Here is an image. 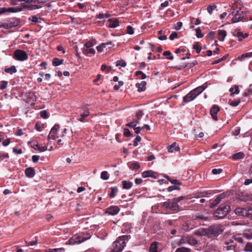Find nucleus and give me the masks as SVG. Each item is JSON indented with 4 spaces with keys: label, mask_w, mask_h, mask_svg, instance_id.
<instances>
[{
    "label": "nucleus",
    "mask_w": 252,
    "mask_h": 252,
    "mask_svg": "<svg viewBox=\"0 0 252 252\" xmlns=\"http://www.w3.org/2000/svg\"><path fill=\"white\" fill-rule=\"evenodd\" d=\"M13 58L19 61H24L27 60L28 58L27 53L22 50L17 49L14 53Z\"/></svg>",
    "instance_id": "7"
},
{
    "label": "nucleus",
    "mask_w": 252,
    "mask_h": 252,
    "mask_svg": "<svg viewBox=\"0 0 252 252\" xmlns=\"http://www.w3.org/2000/svg\"><path fill=\"white\" fill-rule=\"evenodd\" d=\"M243 236L249 240L252 239V230H249L244 232Z\"/></svg>",
    "instance_id": "47"
},
{
    "label": "nucleus",
    "mask_w": 252,
    "mask_h": 252,
    "mask_svg": "<svg viewBox=\"0 0 252 252\" xmlns=\"http://www.w3.org/2000/svg\"><path fill=\"white\" fill-rule=\"evenodd\" d=\"M205 84L202 86H199L196 88L192 90L191 91L193 92L196 97L199 95L206 88V86H204Z\"/></svg>",
    "instance_id": "22"
},
{
    "label": "nucleus",
    "mask_w": 252,
    "mask_h": 252,
    "mask_svg": "<svg viewBox=\"0 0 252 252\" xmlns=\"http://www.w3.org/2000/svg\"><path fill=\"white\" fill-rule=\"evenodd\" d=\"M197 63V62L196 61H194L192 62L186 63L185 65H181L176 68L178 69H182L185 68H190L195 66Z\"/></svg>",
    "instance_id": "25"
},
{
    "label": "nucleus",
    "mask_w": 252,
    "mask_h": 252,
    "mask_svg": "<svg viewBox=\"0 0 252 252\" xmlns=\"http://www.w3.org/2000/svg\"><path fill=\"white\" fill-rule=\"evenodd\" d=\"M107 22V27L110 28H115L119 26V21L115 18L109 19Z\"/></svg>",
    "instance_id": "17"
},
{
    "label": "nucleus",
    "mask_w": 252,
    "mask_h": 252,
    "mask_svg": "<svg viewBox=\"0 0 252 252\" xmlns=\"http://www.w3.org/2000/svg\"><path fill=\"white\" fill-rule=\"evenodd\" d=\"M224 230L223 226L220 224H214L208 227V237H216L221 234Z\"/></svg>",
    "instance_id": "3"
},
{
    "label": "nucleus",
    "mask_w": 252,
    "mask_h": 252,
    "mask_svg": "<svg viewBox=\"0 0 252 252\" xmlns=\"http://www.w3.org/2000/svg\"><path fill=\"white\" fill-rule=\"evenodd\" d=\"M147 85V83L145 81H141V83H137L135 85L136 88H137L138 91L139 92H141L144 91L146 90V86Z\"/></svg>",
    "instance_id": "23"
},
{
    "label": "nucleus",
    "mask_w": 252,
    "mask_h": 252,
    "mask_svg": "<svg viewBox=\"0 0 252 252\" xmlns=\"http://www.w3.org/2000/svg\"><path fill=\"white\" fill-rule=\"evenodd\" d=\"M224 197L223 194H220L218 195L216 198L210 204V207L214 208L216 207L218 204H219L221 200Z\"/></svg>",
    "instance_id": "18"
},
{
    "label": "nucleus",
    "mask_w": 252,
    "mask_h": 252,
    "mask_svg": "<svg viewBox=\"0 0 252 252\" xmlns=\"http://www.w3.org/2000/svg\"><path fill=\"white\" fill-rule=\"evenodd\" d=\"M110 189L111 190V192H110L109 195L111 198H113L115 197L116 193L118 191V189L116 186L111 187Z\"/></svg>",
    "instance_id": "42"
},
{
    "label": "nucleus",
    "mask_w": 252,
    "mask_h": 252,
    "mask_svg": "<svg viewBox=\"0 0 252 252\" xmlns=\"http://www.w3.org/2000/svg\"><path fill=\"white\" fill-rule=\"evenodd\" d=\"M143 115H144V113H143V111L141 110H139L136 113V114H135L136 118L137 119L140 120L141 119V118L142 117V116H143Z\"/></svg>",
    "instance_id": "59"
},
{
    "label": "nucleus",
    "mask_w": 252,
    "mask_h": 252,
    "mask_svg": "<svg viewBox=\"0 0 252 252\" xmlns=\"http://www.w3.org/2000/svg\"><path fill=\"white\" fill-rule=\"evenodd\" d=\"M236 215L250 220H252V208H236L235 210Z\"/></svg>",
    "instance_id": "4"
},
{
    "label": "nucleus",
    "mask_w": 252,
    "mask_h": 252,
    "mask_svg": "<svg viewBox=\"0 0 252 252\" xmlns=\"http://www.w3.org/2000/svg\"><path fill=\"white\" fill-rule=\"evenodd\" d=\"M64 60L63 59H61L59 58H54L52 61V64L53 66H57L62 64Z\"/></svg>",
    "instance_id": "33"
},
{
    "label": "nucleus",
    "mask_w": 252,
    "mask_h": 252,
    "mask_svg": "<svg viewBox=\"0 0 252 252\" xmlns=\"http://www.w3.org/2000/svg\"><path fill=\"white\" fill-rule=\"evenodd\" d=\"M165 178L168 181H169L171 184L174 185L175 186L176 185H180L181 184V183L178 180H176V179L171 180V179H170V178H169V177L168 176L166 175L165 176Z\"/></svg>",
    "instance_id": "48"
},
{
    "label": "nucleus",
    "mask_w": 252,
    "mask_h": 252,
    "mask_svg": "<svg viewBox=\"0 0 252 252\" xmlns=\"http://www.w3.org/2000/svg\"><path fill=\"white\" fill-rule=\"evenodd\" d=\"M100 177L103 180H108L109 179V177L108 175L107 171H102L101 173Z\"/></svg>",
    "instance_id": "54"
},
{
    "label": "nucleus",
    "mask_w": 252,
    "mask_h": 252,
    "mask_svg": "<svg viewBox=\"0 0 252 252\" xmlns=\"http://www.w3.org/2000/svg\"><path fill=\"white\" fill-rule=\"evenodd\" d=\"M20 21L18 19L12 18L8 23H3L0 26L4 29H10L11 28L17 26L19 25Z\"/></svg>",
    "instance_id": "8"
},
{
    "label": "nucleus",
    "mask_w": 252,
    "mask_h": 252,
    "mask_svg": "<svg viewBox=\"0 0 252 252\" xmlns=\"http://www.w3.org/2000/svg\"><path fill=\"white\" fill-rule=\"evenodd\" d=\"M236 12L234 14V16L232 18L231 23H236L243 20H246L245 17L246 16L247 13L244 11H241V7L237 8Z\"/></svg>",
    "instance_id": "5"
},
{
    "label": "nucleus",
    "mask_w": 252,
    "mask_h": 252,
    "mask_svg": "<svg viewBox=\"0 0 252 252\" xmlns=\"http://www.w3.org/2000/svg\"><path fill=\"white\" fill-rule=\"evenodd\" d=\"M80 236H74L69 239L66 244L69 245H75L80 244L85 240Z\"/></svg>",
    "instance_id": "10"
},
{
    "label": "nucleus",
    "mask_w": 252,
    "mask_h": 252,
    "mask_svg": "<svg viewBox=\"0 0 252 252\" xmlns=\"http://www.w3.org/2000/svg\"><path fill=\"white\" fill-rule=\"evenodd\" d=\"M180 187H179L178 186H175V185L170 186L167 188V190L169 192H171L174 190H180Z\"/></svg>",
    "instance_id": "63"
},
{
    "label": "nucleus",
    "mask_w": 252,
    "mask_h": 252,
    "mask_svg": "<svg viewBox=\"0 0 252 252\" xmlns=\"http://www.w3.org/2000/svg\"><path fill=\"white\" fill-rule=\"evenodd\" d=\"M244 251L246 252H252V242H248L244 249Z\"/></svg>",
    "instance_id": "43"
},
{
    "label": "nucleus",
    "mask_w": 252,
    "mask_h": 252,
    "mask_svg": "<svg viewBox=\"0 0 252 252\" xmlns=\"http://www.w3.org/2000/svg\"><path fill=\"white\" fill-rule=\"evenodd\" d=\"M130 238V235L119 236L112 244L108 252H122Z\"/></svg>",
    "instance_id": "1"
},
{
    "label": "nucleus",
    "mask_w": 252,
    "mask_h": 252,
    "mask_svg": "<svg viewBox=\"0 0 252 252\" xmlns=\"http://www.w3.org/2000/svg\"><path fill=\"white\" fill-rule=\"evenodd\" d=\"M21 11L23 9L27 8L30 10H33L36 9H39L42 7L41 5H36L33 3V2L27 3L26 2H22L20 4Z\"/></svg>",
    "instance_id": "9"
},
{
    "label": "nucleus",
    "mask_w": 252,
    "mask_h": 252,
    "mask_svg": "<svg viewBox=\"0 0 252 252\" xmlns=\"http://www.w3.org/2000/svg\"><path fill=\"white\" fill-rule=\"evenodd\" d=\"M142 177H152L154 179L158 178V174L152 170H148L144 171L142 174Z\"/></svg>",
    "instance_id": "16"
},
{
    "label": "nucleus",
    "mask_w": 252,
    "mask_h": 252,
    "mask_svg": "<svg viewBox=\"0 0 252 252\" xmlns=\"http://www.w3.org/2000/svg\"><path fill=\"white\" fill-rule=\"evenodd\" d=\"M135 75L136 76H138L139 75H140L141 76V79H145L147 77V76L142 71H137L135 72Z\"/></svg>",
    "instance_id": "51"
},
{
    "label": "nucleus",
    "mask_w": 252,
    "mask_h": 252,
    "mask_svg": "<svg viewBox=\"0 0 252 252\" xmlns=\"http://www.w3.org/2000/svg\"><path fill=\"white\" fill-rule=\"evenodd\" d=\"M90 115V112L89 109L86 107L84 109L83 113L80 115V118H78L77 120L81 122H84L85 119Z\"/></svg>",
    "instance_id": "20"
},
{
    "label": "nucleus",
    "mask_w": 252,
    "mask_h": 252,
    "mask_svg": "<svg viewBox=\"0 0 252 252\" xmlns=\"http://www.w3.org/2000/svg\"><path fill=\"white\" fill-rule=\"evenodd\" d=\"M217 6L216 4L210 5L208 6L207 9L208 13L210 14H212L213 13V10L216 9L217 8Z\"/></svg>",
    "instance_id": "57"
},
{
    "label": "nucleus",
    "mask_w": 252,
    "mask_h": 252,
    "mask_svg": "<svg viewBox=\"0 0 252 252\" xmlns=\"http://www.w3.org/2000/svg\"><path fill=\"white\" fill-rule=\"evenodd\" d=\"M60 128V126L58 124H56L54 126L51 128L50 133L48 136V140L52 139L53 140L56 139L58 137L56 136L57 132Z\"/></svg>",
    "instance_id": "11"
},
{
    "label": "nucleus",
    "mask_w": 252,
    "mask_h": 252,
    "mask_svg": "<svg viewBox=\"0 0 252 252\" xmlns=\"http://www.w3.org/2000/svg\"><path fill=\"white\" fill-rule=\"evenodd\" d=\"M195 32H196V35L198 38H202L203 37L204 35L203 33H202L201 31V29H200V28H197L195 30Z\"/></svg>",
    "instance_id": "62"
},
{
    "label": "nucleus",
    "mask_w": 252,
    "mask_h": 252,
    "mask_svg": "<svg viewBox=\"0 0 252 252\" xmlns=\"http://www.w3.org/2000/svg\"><path fill=\"white\" fill-rule=\"evenodd\" d=\"M229 92H230V95L233 96L234 94H238L240 92V90L239 87L237 85H235L234 88H230L229 89Z\"/></svg>",
    "instance_id": "30"
},
{
    "label": "nucleus",
    "mask_w": 252,
    "mask_h": 252,
    "mask_svg": "<svg viewBox=\"0 0 252 252\" xmlns=\"http://www.w3.org/2000/svg\"><path fill=\"white\" fill-rule=\"evenodd\" d=\"M158 242H153L149 248V252H158Z\"/></svg>",
    "instance_id": "28"
},
{
    "label": "nucleus",
    "mask_w": 252,
    "mask_h": 252,
    "mask_svg": "<svg viewBox=\"0 0 252 252\" xmlns=\"http://www.w3.org/2000/svg\"><path fill=\"white\" fill-rule=\"evenodd\" d=\"M111 41L107 43H102L100 45L96 47V50L98 52H101L103 51V49L106 47V45L111 44Z\"/></svg>",
    "instance_id": "34"
},
{
    "label": "nucleus",
    "mask_w": 252,
    "mask_h": 252,
    "mask_svg": "<svg viewBox=\"0 0 252 252\" xmlns=\"http://www.w3.org/2000/svg\"><path fill=\"white\" fill-rule=\"evenodd\" d=\"M218 34V39L220 41H223L226 36V32L223 30H219Z\"/></svg>",
    "instance_id": "26"
},
{
    "label": "nucleus",
    "mask_w": 252,
    "mask_h": 252,
    "mask_svg": "<svg viewBox=\"0 0 252 252\" xmlns=\"http://www.w3.org/2000/svg\"><path fill=\"white\" fill-rule=\"evenodd\" d=\"M8 82L6 81H1L0 82V89L3 90L7 88Z\"/></svg>",
    "instance_id": "61"
},
{
    "label": "nucleus",
    "mask_w": 252,
    "mask_h": 252,
    "mask_svg": "<svg viewBox=\"0 0 252 252\" xmlns=\"http://www.w3.org/2000/svg\"><path fill=\"white\" fill-rule=\"evenodd\" d=\"M122 185L124 189H129L131 188L132 186V183L130 182L123 181L122 182Z\"/></svg>",
    "instance_id": "38"
},
{
    "label": "nucleus",
    "mask_w": 252,
    "mask_h": 252,
    "mask_svg": "<svg viewBox=\"0 0 252 252\" xmlns=\"http://www.w3.org/2000/svg\"><path fill=\"white\" fill-rule=\"evenodd\" d=\"M237 197L240 200L244 202H247L251 199V197L246 192H240L238 193Z\"/></svg>",
    "instance_id": "14"
},
{
    "label": "nucleus",
    "mask_w": 252,
    "mask_h": 252,
    "mask_svg": "<svg viewBox=\"0 0 252 252\" xmlns=\"http://www.w3.org/2000/svg\"><path fill=\"white\" fill-rule=\"evenodd\" d=\"M135 75L136 76H138L139 75H140L141 76V79H145L147 77V76L142 71H137L135 72Z\"/></svg>",
    "instance_id": "52"
},
{
    "label": "nucleus",
    "mask_w": 252,
    "mask_h": 252,
    "mask_svg": "<svg viewBox=\"0 0 252 252\" xmlns=\"http://www.w3.org/2000/svg\"><path fill=\"white\" fill-rule=\"evenodd\" d=\"M163 206L173 212H177L180 210L179 206L174 200H168L164 202Z\"/></svg>",
    "instance_id": "6"
},
{
    "label": "nucleus",
    "mask_w": 252,
    "mask_h": 252,
    "mask_svg": "<svg viewBox=\"0 0 252 252\" xmlns=\"http://www.w3.org/2000/svg\"><path fill=\"white\" fill-rule=\"evenodd\" d=\"M168 151L169 153H173L174 152H179L180 150V147L177 145V143L174 142L168 147Z\"/></svg>",
    "instance_id": "21"
},
{
    "label": "nucleus",
    "mask_w": 252,
    "mask_h": 252,
    "mask_svg": "<svg viewBox=\"0 0 252 252\" xmlns=\"http://www.w3.org/2000/svg\"><path fill=\"white\" fill-rule=\"evenodd\" d=\"M2 8L5 9V12L6 11L11 12H19V11H21V8H19V7H15V8L10 7V8H4V7H2Z\"/></svg>",
    "instance_id": "41"
},
{
    "label": "nucleus",
    "mask_w": 252,
    "mask_h": 252,
    "mask_svg": "<svg viewBox=\"0 0 252 252\" xmlns=\"http://www.w3.org/2000/svg\"><path fill=\"white\" fill-rule=\"evenodd\" d=\"M237 8H238L237 4H233L232 6L230 8L229 12L230 13V14L228 16H229L230 14L234 16V14L236 13V10L237 9Z\"/></svg>",
    "instance_id": "44"
},
{
    "label": "nucleus",
    "mask_w": 252,
    "mask_h": 252,
    "mask_svg": "<svg viewBox=\"0 0 252 252\" xmlns=\"http://www.w3.org/2000/svg\"><path fill=\"white\" fill-rule=\"evenodd\" d=\"M243 33L240 32L239 30H237L233 33V35L237 36L239 38V41H242L244 38Z\"/></svg>",
    "instance_id": "36"
},
{
    "label": "nucleus",
    "mask_w": 252,
    "mask_h": 252,
    "mask_svg": "<svg viewBox=\"0 0 252 252\" xmlns=\"http://www.w3.org/2000/svg\"><path fill=\"white\" fill-rule=\"evenodd\" d=\"M49 0H28V3L33 2L34 4L41 5V4H45Z\"/></svg>",
    "instance_id": "29"
},
{
    "label": "nucleus",
    "mask_w": 252,
    "mask_h": 252,
    "mask_svg": "<svg viewBox=\"0 0 252 252\" xmlns=\"http://www.w3.org/2000/svg\"><path fill=\"white\" fill-rule=\"evenodd\" d=\"M4 71L6 73H10V74H12L14 73L17 72V69L14 65H12L9 68H5L4 69Z\"/></svg>",
    "instance_id": "35"
},
{
    "label": "nucleus",
    "mask_w": 252,
    "mask_h": 252,
    "mask_svg": "<svg viewBox=\"0 0 252 252\" xmlns=\"http://www.w3.org/2000/svg\"><path fill=\"white\" fill-rule=\"evenodd\" d=\"M240 103V99H238L235 100L230 101L229 102V104L233 106V107H236L238 106Z\"/></svg>",
    "instance_id": "55"
},
{
    "label": "nucleus",
    "mask_w": 252,
    "mask_h": 252,
    "mask_svg": "<svg viewBox=\"0 0 252 252\" xmlns=\"http://www.w3.org/2000/svg\"><path fill=\"white\" fill-rule=\"evenodd\" d=\"M25 175L29 178H32L35 175V170L32 167H28L25 170Z\"/></svg>",
    "instance_id": "24"
},
{
    "label": "nucleus",
    "mask_w": 252,
    "mask_h": 252,
    "mask_svg": "<svg viewBox=\"0 0 252 252\" xmlns=\"http://www.w3.org/2000/svg\"><path fill=\"white\" fill-rule=\"evenodd\" d=\"M135 75L136 76H138L139 75H140L141 76V79H145L147 77V76L142 71H137L135 72Z\"/></svg>",
    "instance_id": "53"
},
{
    "label": "nucleus",
    "mask_w": 252,
    "mask_h": 252,
    "mask_svg": "<svg viewBox=\"0 0 252 252\" xmlns=\"http://www.w3.org/2000/svg\"><path fill=\"white\" fill-rule=\"evenodd\" d=\"M245 154L243 152H238L234 154L232 156V159L234 160H237L242 159L244 158Z\"/></svg>",
    "instance_id": "31"
},
{
    "label": "nucleus",
    "mask_w": 252,
    "mask_h": 252,
    "mask_svg": "<svg viewBox=\"0 0 252 252\" xmlns=\"http://www.w3.org/2000/svg\"><path fill=\"white\" fill-rule=\"evenodd\" d=\"M188 243L191 245H195L197 244V241L192 237H189L188 238Z\"/></svg>",
    "instance_id": "49"
},
{
    "label": "nucleus",
    "mask_w": 252,
    "mask_h": 252,
    "mask_svg": "<svg viewBox=\"0 0 252 252\" xmlns=\"http://www.w3.org/2000/svg\"><path fill=\"white\" fill-rule=\"evenodd\" d=\"M194 234L197 236H208V228H200L194 231Z\"/></svg>",
    "instance_id": "19"
},
{
    "label": "nucleus",
    "mask_w": 252,
    "mask_h": 252,
    "mask_svg": "<svg viewBox=\"0 0 252 252\" xmlns=\"http://www.w3.org/2000/svg\"><path fill=\"white\" fill-rule=\"evenodd\" d=\"M116 65L117 66H121L122 67H125L126 65V63L125 61L120 60L117 61Z\"/></svg>",
    "instance_id": "58"
},
{
    "label": "nucleus",
    "mask_w": 252,
    "mask_h": 252,
    "mask_svg": "<svg viewBox=\"0 0 252 252\" xmlns=\"http://www.w3.org/2000/svg\"><path fill=\"white\" fill-rule=\"evenodd\" d=\"M40 116L43 119H47L49 117L48 113L46 110H42L40 111Z\"/></svg>",
    "instance_id": "60"
},
{
    "label": "nucleus",
    "mask_w": 252,
    "mask_h": 252,
    "mask_svg": "<svg viewBox=\"0 0 252 252\" xmlns=\"http://www.w3.org/2000/svg\"><path fill=\"white\" fill-rule=\"evenodd\" d=\"M230 210V206L227 203H223L214 212L213 216L217 219L225 217Z\"/></svg>",
    "instance_id": "2"
},
{
    "label": "nucleus",
    "mask_w": 252,
    "mask_h": 252,
    "mask_svg": "<svg viewBox=\"0 0 252 252\" xmlns=\"http://www.w3.org/2000/svg\"><path fill=\"white\" fill-rule=\"evenodd\" d=\"M196 97L193 92L191 91L187 95L184 96L183 102L184 103H188L194 100Z\"/></svg>",
    "instance_id": "15"
},
{
    "label": "nucleus",
    "mask_w": 252,
    "mask_h": 252,
    "mask_svg": "<svg viewBox=\"0 0 252 252\" xmlns=\"http://www.w3.org/2000/svg\"><path fill=\"white\" fill-rule=\"evenodd\" d=\"M193 48L196 50V53L197 54H199L201 50V47L199 46L198 42H196L193 45Z\"/></svg>",
    "instance_id": "56"
},
{
    "label": "nucleus",
    "mask_w": 252,
    "mask_h": 252,
    "mask_svg": "<svg viewBox=\"0 0 252 252\" xmlns=\"http://www.w3.org/2000/svg\"><path fill=\"white\" fill-rule=\"evenodd\" d=\"M220 107L216 105H214L213 107L210 109V115L212 116L213 119L215 121H217V113L220 111Z\"/></svg>",
    "instance_id": "13"
},
{
    "label": "nucleus",
    "mask_w": 252,
    "mask_h": 252,
    "mask_svg": "<svg viewBox=\"0 0 252 252\" xmlns=\"http://www.w3.org/2000/svg\"><path fill=\"white\" fill-rule=\"evenodd\" d=\"M141 140V138L140 136L137 135L136 138L134 139L133 141V146L134 147H136L138 146V142H140Z\"/></svg>",
    "instance_id": "64"
},
{
    "label": "nucleus",
    "mask_w": 252,
    "mask_h": 252,
    "mask_svg": "<svg viewBox=\"0 0 252 252\" xmlns=\"http://www.w3.org/2000/svg\"><path fill=\"white\" fill-rule=\"evenodd\" d=\"M44 128V124L41 122L38 121L35 125V129L38 131H41Z\"/></svg>",
    "instance_id": "37"
},
{
    "label": "nucleus",
    "mask_w": 252,
    "mask_h": 252,
    "mask_svg": "<svg viewBox=\"0 0 252 252\" xmlns=\"http://www.w3.org/2000/svg\"><path fill=\"white\" fill-rule=\"evenodd\" d=\"M120 208L117 206H111L107 208L105 212L106 214L115 216L120 212Z\"/></svg>",
    "instance_id": "12"
},
{
    "label": "nucleus",
    "mask_w": 252,
    "mask_h": 252,
    "mask_svg": "<svg viewBox=\"0 0 252 252\" xmlns=\"http://www.w3.org/2000/svg\"><path fill=\"white\" fill-rule=\"evenodd\" d=\"M64 249L63 248L49 249L46 251V252H64Z\"/></svg>",
    "instance_id": "45"
},
{
    "label": "nucleus",
    "mask_w": 252,
    "mask_h": 252,
    "mask_svg": "<svg viewBox=\"0 0 252 252\" xmlns=\"http://www.w3.org/2000/svg\"><path fill=\"white\" fill-rule=\"evenodd\" d=\"M95 51L94 48H88V49H83V53L86 55H87L89 54H94Z\"/></svg>",
    "instance_id": "46"
},
{
    "label": "nucleus",
    "mask_w": 252,
    "mask_h": 252,
    "mask_svg": "<svg viewBox=\"0 0 252 252\" xmlns=\"http://www.w3.org/2000/svg\"><path fill=\"white\" fill-rule=\"evenodd\" d=\"M41 20V18L38 17V15H33L29 18V20L31 21L32 23L34 24L40 23Z\"/></svg>",
    "instance_id": "32"
},
{
    "label": "nucleus",
    "mask_w": 252,
    "mask_h": 252,
    "mask_svg": "<svg viewBox=\"0 0 252 252\" xmlns=\"http://www.w3.org/2000/svg\"><path fill=\"white\" fill-rule=\"evenodd\" d=\"M128 166L132 170H137L140 167V164L138 162L128 163Z\"/></svg>",
    "instance_id": "27"
},
{
    "label": "nucleus",
    "mask_w": 252,
    "mask_h": 252,
    "mask_svg": "<svg viewBox=\"0 0 252 252\" xmlns=\"http://www.w3.org/2000/svg\"><path fill=\"white\" fill-rule=\"evenodd\" d=\"M251 57H252V52L243 54L240 57H239L238 59L240 61H243L246 58Z\"/></svg>",
    "instance_id": "40"
},
{
    "label": "nucleus",
    "mask_w": 252,
    "mask_h": 252,
    "mask_svg": "<svg viewBox=\"0 0 252 252\" xmlns=\"http://www.w3.org/2000/svg\"><path fill=\"white\" fill-rule=\"evenodd\" d=\"M175 252H190V250L185 247H180L177 248Z\"/></svg>",
    "instance_id": "50"
},
{
    "label": "nucleus",
    "mask_w": 252,
    "mask_h": 252,
    "mask_svg": "<svg viewBox=\"0 0 252 252\" xmlns=\"http://www.w3.org/2000/svg\"><path fill=\"white\" fill-rule=\"evenodd\" d=\"M33 148L35 150H38L40 152H44L47 150V147L46 146H40L38 144H36L35 145H34Z\"/></svg>",
    "instance_id": "39"
}]
</instances>
